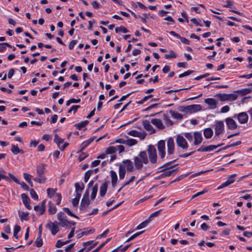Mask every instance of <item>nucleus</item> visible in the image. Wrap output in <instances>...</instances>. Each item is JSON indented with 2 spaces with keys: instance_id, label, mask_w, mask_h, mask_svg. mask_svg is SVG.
<instances>
[{
  "instance_id": "10",
  "label": "nucleus",
  "mask_w": 252,
  "mask_h": 252,
  "mask_svg": "<svg viewBox=\"0 0 252 252\" xmlns=\"http://www.w3.org/2000/svg\"><path fill=\"white\" fill-rule=\"evenodd\" d=\"M45 200L41 202L40 206L36 205L34 207V210L36 212H39V215H43L45 211Z\"/></svg>"
},
{
  "instance_id": "62",
  "label": "nucleus",
  "mask_w": 252,
  "mask_h": 252,
  "mask_svg": "<svg viewBox=\"0 0 252 252\" xmlns=\"http://www.w3.org/2000/svg\"><path fill=\"white\" fill-rule=\"evenodd\" d=\"M109 232V229H106V230H105L102 234L99 235L97 237V239H99V238H102V237H105L107 234V233H108Z\"/></svg>"
},
{
  "instance_id": "24",
  "label": "nucleus",
  "mask_w": 252,
  "mask_h": 252,
  "mask_svg": "<svg viewBox=\"0 0 252 252\" xmlns=\"http://www.w3.org/2000/svg\"><path fill=\"white\" fill-rule=\"evenodd\" d=\"M107 189V184L105 182L102 184L100 188V195L103 196L105 194Z\"/></svg>"
},
{
  "instance_id": "36",
  "label": "nucleus",
  "mask_w": 252,
  "mask_h": 252,
  "mask_svg": "<svg viewBox=\"0 0 252 252\" xmlns=\"http://www.w3.org/2000/svg\"><path fill=\"white\" fill-rule=\"evenodd\" d=\"M158 151L165 150V142L164 140H160L158 144Z\"/></svg>"
},
{
  "instance_id": "30",
  "label": "nucleus",
  "mask_w": 252,
  "mask_h": 252,
  "mask_svg": "<svg viewBox=\"0 0 252 252\" xmlns=\"http://www.w3.org/2000/svg\"><path fill=\"white\" fill-rule=\"evenodd\" d=\"M33 180L40 184H43L46 180V178L45 176H38V177L33 178Z\"/></svg>"
},
{
  "instance_id": "25",
  "label": "nucleus",
  "mask_w": 252,
  "mask_h": 252,
  "mask_svg": "<svg viewBox=\"0 0 252 252\" xmlns=\"http://www.w3.org/2000/svg\"><path fill=\"white\" fill-rule=\"evenodd\" d=\"M29 214L28 212L19 211V216L21 221L28 220H29Z\"/></svg>"
},
{
  "instance_id": "61",
  "label": "nucleus",
  "mask_w": 252,
  "mask_h": 252,
  "mask_svg": "<svg viewBox=\"0 0 252 252\" xmlns=\"http://www.w3.org/2000/svg\"><path fill=\"white\" fill-rule=\"evenodd\" d=\"M144 17H141L139 16V18H140L141 20V22L144 24L146 23L147 20L146 19L148 17V15L147 14L144 13L143 14Z\"/></svg>"
},
{
  "instance_id": "28",
  "label": "nucleus",
  "mask_w": 252,
  "mask_h": 252,
  "mask_svg": "<svg viewBox=\"0 0 252 252\" xmlns=\"http://www.w3.org/2000/svg\"><path fill=\"white\" fill-rule=\"evenodd\" d=\"M49 213L51 215L55 214L57 212V208L54 206V204L51 202L49 203Z\"/></svg>"
},
{
  "instance_id": "32",
  "label": "nucleus",
  "mask_w": 252,
  "mask_h": 252,
  "mask_svg": "<svg viewBox=\"0 0 252 252\" xmlns=\"http://www.w3.org/2000/svg\"><path fill=\"white\" fill-rule=\"evenodd\" d=\"M90 203V201L89 199L86 198H82L80 204V208L82 209L83 208H86L88 206V205Z\"/></svg>"
},
{
  "instance_id": "7",
  "label": "nucleus",
  "mask_w": 252,
  "mask_h": 252,
  "mask_svg": "<svg viewBox=\"0 0 252 252\" xmlns=\"http://www.w3.org/2000/svg\"><path fill=\"white\" fill-rule=\"evenodd\" d=\"M224 129V124L222 121H219L216 123L215 125V134L219 135L223 132Z\"/></svg>"
},
{
  "instance_id": "49",
  "label": "nucleus",
  "mask_w": 252,
  "mask_h": 252,
  "mask_svg": "<svg viewBox=\"0 0 252 252\" xmlns=\"http://www.w3.org/2000/svg\"><path fill=\"white\" fill-rule=\"evenodd\" d=\"M177 56L176 54L174 53L173 51H170V54H165V58L166 59H168L170 58H176Z\"/></svg>"
},
{
  "instance_id": "47",
  "label": "nucleus",
  "mask_w": 252,
  "mask_h": 252,
  "mask_svg": "<svg viewBox=\"0 0 252 252\" xmlns=\"http://www.w3.org/2000/svg\"><path fill=\"white\" fill-rule=\"evenodd\" d=\"M208 191V189H204L202 191L198 192L193 195L192 196L191 199H193L195 198V197L199 196L201 195H202L204 194L205 193L207 192Z\"/></svg>"
},
{
  "instance_id": "63",
  "label": "nucleus",
  "mask_w": 252,
  "mask_h": 252,
  "mask_svg": "<svg viewBox=\"0 0 252 252\" xmlns=\"http://www.w3.org/2000/svg\"><path fill=\"white\" fill-rule=\"evenodd\" d=\"M23 175H24V178L25 180L27 182H29V181L31 180V177H32V176L30 175L29 174L27 173H24Z\"/></svg>"
},
{
  "instance_id": "20",
  "label": "nucleus",
  "mask_w": 252,
  "mask_h": 252,
  "mask_svg": "<svg viewBox=\"0 0 252 252\" xmlns=\"http://www.w3.org/2000/svg\"><path fill=\"white\" fill-rule=\"evenodd\" d=\"M178 171V168L165 171L159 176V178L169 177L172 174H176Z\"/></svg>"
},
{
  "instance_id": "39",
  "label": "nucleus",
  "mask_w": 252,
  "mask_h": 252,
  "mask_svg": "<svg viewBox=\"0 0 252 252\" xmlns=\"http://www.w3.org/2000/svg\"><path fill=\"white\" fill-rule=\"evenodd\" d=\"M144 232V231H140V232H137L135 234H134L133 235H132V236H131L130 237H129L127 240L126 241V242H128L132 240H133L134 238H135L136 237H138V236H139L140 235L142 234L143 232Z\"/></svg>"
},
{
  "instance_id": "54",
  "label": "nucleus",
  "mask_w": 252,
  "mask_h": 252,
  "mask_svg": "<svg viewBox=\"0 0 252 252\" xmlns=\"http://www.w3.org/2000/svg\"><path fill=\"white\" fill-rule=\"evenodd\" d=\"M218 95L221 101L227 100V94H219Z\"/></svg>"
},
{
  "instance_id": "53",
  "label": "nucleus",
  "mask_w": 252,
  "mask_h": 252,
  "mask_svg": "<svg viewBox=\"0 0 252 252\" xmlns=\"http://www.w3.org/2000/svg\"><path fill=\"white\" fill-rule=\"evenodd\" d=\"M30 194H31V197L33 199H35V200L38 199V195L33 189H32L30 190Z\"/></svg>"
},
{
  "instance_id": "52",
  "label": "nucleus",
  "mask_w": 252,
  "mask_h": 252,
  "mask_svg": "<svg viewBox=\"0 0 252 252\" xmlns=\"http://www.w3.org/2000/svg\"><path fill=\"white\" fill-rule=\"evenodd\" d=\"M171 115L173 117L176 119H182L183 118V115L178 112H173L171 113Z\"/></svg>"
},
{
  "instance_id": "43",
  "label": "nucleus",
  "mask_w": 252,
  "mask_h": 252,
  "mask_svg": "<svg viewBox=\"0 0 252 252\" xmlns=\"http://www.w3.org/2000/svg\"><path fill=\"white\" fill-rule=\"evenodd\" d=\"M149 220H146L145 221L142 222V223H141L140 224H139L136 228V229H142L143 228H144L145 227H146L148 224L149 223Z\"/></svg>"
},
{
  "instance_id": "55",
  "label": "nucleus",
  "mask_w": 252,
  "mask_h": 252,
  "mask_svg": "<svg viewBox=\"0 0 252 252\" xmlns=\"http://www.w3.org/2000/svg\"><path fill=\"white\" fill-rule=\"evenodd\" d=\"M79 105H73L71 107L70 109L68 111V113H70L71 111H73V113L75 114L77 111V109L80 108Z\"/></svg>"
},
{
  "instance_id": "5",
  "label": "nucleus",
  "mask_w": 252,
  "mask_h": 252,
  "mask_svg": "<svg viewBox=\"0 0 252 252\" xmlns=\"http://www.w3.org/2000/svg\"><path fill=\"white\" fill-rule=\"evenodd\" d=\"M223 145V143L219 144L218 145H209L208 146H202L201 147H200L199 149L197 150V152H209L213 151L216 149H217L218 147H219Z\"/></svg>"
},
{
  "instance_id": "26",
  "label": "nucleus",
  "mask_w": 252,
  "mask_h": 252,
  "mask_svg": "<svg viewBox=\"0 0 252 252\" xmlns=\"http://www.w3.org/2000/svg\"><path fill=\"white\" fill-rule=\"evenodd\" d=\"M213 134V131L211 128H207L204 130V135L205 138H210Z\"/></svg>"
},
{
  "instance_id": "8",
  "label": "nucleus",
  "mask_w": 252,
  "mask_h": 252,
  "mask_svg": "<svg viewBox=\"0 0 252 252\" xmlns=\"http://www.w3.org/2000/svg\"><path fill=\"white\" fill-rule=\"evenodd\" d=\"M202 107L199 104H192L187 106V111L189 113H195L201 110Z\"/></svg>"
},
{
  "instance_id": "48",
  "label": "nucleus",
  "mask_w": 252,
  "mask_h": 252,
  "mask_svg": "<svg viewBox=\"0 0 252 252\" xmlns=\"http://www.w3.org/2000/svg\"><path fill=\"white\" fill-rule=\"evenodd\" d=\"M63 210L66 213H67L69 216H71V217H73L74 218H77L78 219V217L76 216L75 215L73 214L70 211V210L68 208H63Z\"/></svg>"
},
{
  "instance_id": "15",
  "label": "nucleus",
  "mask_w": 252,
  "mask_h": 252,
  "mask_svg": "<svg viewBox=\"0 0 252 252\" xmlns=\"http://www.w3.org/2000/svg\"><path fill=\"white\" fill-rule=\"evenodd\" d=\"M194 144L197 145L200 144L202 141V134L200 132H195L194 133Z\"/></svg>"
},
{
  "instance_id": "18",
  "label": "nucleus",
  "mask_w": 252,
  "mask_h": 252,
  "mask_svg": "<svg viewBox=\"0 0 252 252\" xmlns=\"http://www.w3.org/2000/svg\"><path fill=\"white\" fill-rule=\"evenodd\" d=\"M205 102L211 106V108L214 109L216 107L217 104V100L213 98H209L205 99Z\"/></svg>"
},
{
  "instance_id": "9",
  "label": "nucleus",
  "mask_w": 252,
  "mask_h": 252,
  "mask_svg": "<svg viewBox=\"0 0 252 252\" xmlns=\"http://www.w3.org/2000/svg\"><path fill=\"white\" fill-rule=\"evenodd\" d=\"M167 152L169 155H172L174 152V142L172 138H169L167 140Z\"/></svg>"
},
{
  "instance_id": "64",
  "label": "nucleus",
  "mask_w": 252,
  "mask_h": 252,
  "mask_svg": "<svg viewBox=\"0 0 252 252\" xmlns=\"http://www.w3.org/2000/svg\"><path fill=\"white\" fill-rule=\"evenodd\" d=\"M77 41L76 40H72L69 44V49H72L74 45L77 43Z\"/></svg>"
},
{
  "instance_id": "35",
  "label": "nucleus",
  "mask_w": 252,
  "mask_h": 252,
  "mask_svg": "<svg viewBox=\"0 0 252 252\" xmlns=\"http://www.w3.org/2000/svg\"><path fill=\"white\" fill-rule=\"evenodd\" d=\"M137 143V141L134 139H126V145L129 146H132L135 145Z\"/></svg>"
},
{
  "instance_id": "12",
  "label": "nucleus",
  "mask_w": 252,
  "mask_h": 252,
  "mask_svg": "<svg viewBox=\"0 0 252 252\" xmlns=\"http://www.w3.org/2000/svg\"><path fill=\"white\" fill-rule=\"evenodd\" d=\"M143 126L144 128L148 131H150L151 133H154L155 132L156 130L151 125L150 123V122L148 120H144L142 122Z\"/></svg>"
},
{
  "instance_id": "60",
  "label": "nucleus",
  "mask_w": 252,
  "mask_h": 252,
  "mask_svg": "<svg viewBox=\"0 0 252 252\" xmlns=\"http://www.w3.org/2000/svg\"><path fill=\"white\" fill-rule=\"evenodd\" d=\"M19 184L21 185V187L22 188V189H23L26 190H29L30 189L29 187L24 182H22L21 183H20L19 182Z\"/></svg>"
},
{
  "instance_id": "4",
  "label": "nucleus",
  "mask_w": 252,
  "mask_h": 252,
  "mask_svg": "<svg viewBox=\"0 0 252 252\" xmlns=\"http://www.w3.org/2000/svg\"><path fill=\"white\" fill-rule=\"evenodd\" d=\"M176 143L178 146L183 149H187L188 148V143L183 136L178 135L176 138Z\"/></svg>"
},
{
  "instance_id": "6",
  "label": "nucleus",
  "mask_w": 252,
  "mask_h": 252,
  "mask_svg": "<svg viewBox=\"0 0 252 252\" xmlns=\"http://www.w3.org/2000/svg\"><path fill=\"white\" fill-rule=\"evenodd\" d=\"M227 127L228 129L233 130L237 128L238 125L236 122L231 118H227L225 119Z\"/></svg>"
},
{
  "instance_id": "50",
  "label": "nucleus",
  "mask_w": 252,
  "mask_h": 252,
  "mask_svg": "<svg viewBox=\"0 0 252 252\" xmlns=\"http://www.w3.org/2000/svg\"><path fill=\"white\" fill-rule=\"evenodd\" d=\"M74 185L75 187L76 192L79 191L80 192H82V190L84 188V184H82V187H80L78 183H76Z\"/></svg>"
},
{
  "instance_id": "46",
  "label": "nucleus",
  "mask_w": 252,
  "mask_h": 252,
  "mask_svg": "<svg viewBox=\"0 0 252 252\" xmlns=\"http://www.w3.org/2000/svg\"><path fill=\"white\" fill-rule=\"evenodd\" d=\"M227 100L233 101L236 100L238 97L236 94H227Z\"/></svg>"
},
{
  "instance_id": "45",
  "label": "nucleus",
  "mask_w": 252,
  "mask_h": 252,
  "mask_svg": "<svg viewBox=\"0 0 252 252\" xmlns=\"http://www.w3.org/2000/svg\"><path fill=\"white\" fill-rule=\"evenodd\" d=\"M161 211V210L160 209V210L156 211V212H154L153 213H152V214H151V215L149 216V217L148 219V220H149V221H150L152 220V219L154 217H156L158 216Z\"/></svg>"
},
{
  "instance_id": "44",
  "label": "nucleus",
  "mask_w": 252,
  "mask_h": 252,
  "mask_svg": "<svg viewBox=\"0 0 252 252\" xmlns=\"http://www.w3.org/2000/svg\"><path fill=\"white\" fill-rule=\"evenodd\" d=\"M241 143V141H237V142H236L235 143H232V144H230L229 145H227L225 147L223 148L222 149H220L218 152L220 151L221 150H225V149H227L228 148H230V147H234V146L239 145Z\"/></svg>"
},
{
  "instance_id": "41",
  "label": "nucleus",
  "mask_w": 252,
  "mask_h": 252,
  "mask_svg": "<svg viewBox=\"0 0 252 252\" xmlns=\"http://www.w3.org/2000/svg\"><path fill=\"white\" fill-rule=\"evenodd\" d=\"M41 236H38L37 238H36L35 241V244L36 246L38 248L41 247L43 244L42 240L41 238Z\"/></svg>"
},
{
  "instance_id": "38",
  "label": "nucleus",
  "mask_w": 252,
  "mask_h": 252,
  "mask_svg": "<svg viewBox=\"0 0 252 252\" xmlns=\"http://www.w3.org/2000/svg\"><path fill=\"white\" fill-rule=\"evenodd\" d=\"M93 172L94 171L93 170H89L85 173L84 177V182L85 183H87L88 181L90 176Z\"/></svg>"
},
{
  "instance_id": "23",
  "label": "nucleus",
  "mask_w": 252,
  "mask_h": 252,
  "mask_svg": "<svg viewBox=\"0 0 252 252\" xmlns=\"http://www.w3.org/2000/svg\"><path fill=\"white\" fill-rule=\"evenodd\" d=\"M11 147V151L14 155H17L19 153L23 154L24 153V151L22 149H20L17 145L12 144Z\"/></svg>"
},
{
  "instance_id": "22",
  "label": "nucleus",
  "mask_w": 252,
  "mask_h": 252,
  "mask_svg": "<svg viewBox=\"0 0 252 252\" xmlns=\"http://www.w3.org/2000/svg\"><path fill=\"white\" fill-rule=\"evenodd\" d=\"M119 174L120 179H123L125 178L126 174L125 167L122 164L119 166Z\"/></svg>"
},
{
  "instance_id": "17",
  "label": "nucleus",
  "mask_w": 252,
  "mask_h": 252,
  "mask_svg": "<svg viewBox=\"0 0 252 252\" xmlns=\"http://www.w3.org/2000/svg\"><path fill=\"white\" fill-rule=\"evenodd\" d=\"M123 162L126 164L127 171L132 172L135 169V167L133 166L132 161L130 160L126 159L123 161Z\"/></svg>"
},
{
  "instance_id": "19",
  "label": "nucleus",
  "mask_w": 252,
  "mask_h": 252,
  "mask_svg": "<svg viewBox=\"0 0 252 252\" xmlns=\"http://www.w3.org/2000/svg\"><path fill=\"white\" fill-rule=\"evenodd\" d=\"M151 123L154 125L156 126L159 129H163L164 126L161 122V120L158 119H153L151 120Z\"/></svg>"
},
{
  "instance_id": "2",
  "label": "nucleus",
  "mask_w": 252,
  "mask_h": 252,
  "mask_svg": "<svg viewBox=\"0 0 252 252\" xmlns=\"http://www.w3.org/2000/svg\"><path fill=\"white\" fill-rule=\"evenodd\" d=\"M147 152L149 155V160L152 163H155L157 160V151L153 145L148 146Z\"/></svg>"
},
{
  "instance_id": "1",
  "label": "nucleus",
  "mask_w": 252,
  "mask_h": 252,
  "mask_svg": "<svg viewBox=\"0 0 252 252\" xmlns=\"http://www.w3.org/2000/svg\"><path fill=\"white\" fill-rule=\"evenodd\" d=\"M149 159L147 153L145 151L140 152L138 155L133 158L135 169L140 171L143 167V164H147Z\"/></svg>"
},
{
  "instance_id": "37",
  "label": "nucleus",
  "mask_w": 252,
  "mask_h": 252,
  "mask_svg": "<svg viewBox=\"0 0 252 252\" xmlns=\"http://www.w3.org/2000/svg\"><path fill=\"white\" fill-rule=\"evenodd\" d=\"M94 232V229H91L86 231H83L77 234V237L78 238L82 237L84 235H88L90 233H93Z\"/></svg>"
},
{
  "instance_id": "34",
  "label": "nucleus",
  "mask_w": 252,
  "mask_h": 252,
  "mask_svg": "<svg viewBox=\"0 0 252 252\" xmlns=\"http://www.w3.org/2000/svg\"><path fill=\"white\" fill-rule=\"evenodd\" d=\"M21 226L18 225H16L14 227L13 236L16 239H19L18 233L21 230Z\"/></svg>"
},
{
  "instance_id": "21",
  "label": "nucleus",
  "mask_w": 252,
  "mask_h": 252,
  "mask_svg": "<svg viewBox=\"0 0 252 252\" xmlns=\"http://www.w3.org/2000/svg\"><path fill=\"white\" fill-rule=\"evenodd\" d=\"M111 178V182L112 185L113 187H115L116 185L117 181L118 180L117 175L116 173L113 171H110Z\"/></svg>"
},
{
  "instance_id": "33",
  "label": "nucleus",
  "mask_w": 252,
  "mask_h": 252,
  "mask_svg": "<svg viewBox=\"0 0 252 252\" xmlns=\"http://www.w3.org/2000/svg\"><path fill=\"white\" fill-rule=\"evenodd\" d=\"M117 151V148L114 146H110L107 148L105 151L106 154H112L115 153Z\"/></svg>"
},
{
  "instance_id": "3",
  "label": "nucleus",
  "mask_w": 252,
  "mask_h": 252,
  "mask_svg": "<svg viewBox=\"0 0 252 252\" xmlns=\"http://www.w3.org/2000/svg\"><path fill=\"white\" fill-rule=\"evenodd\" d=\"M46 227L50 229L53 235H55L60 231V228L57 221L54 222L49 221L46 224Z\"/></svg>"
},
{
  "instance_id": "59",
  "label": "nucleus",
  "mask_w": 252,
  "mask_h": 252,
  "mask_svg": "<svg viewBox=\"0 0 252 252\" xmlns=\"http://www.w3.org/2000/svg\"><path fill=\"white\" fill-rule=\"evenodd\" d=\"M128 135H129L130 136H132L134 137H137V136H138V131H137V130H132L129 131L128 132Z\"/></svg>"
},
{
  "instance_id": "51",
  "label": "nucleus",
  "mask_w": 252,
  "mask_h": 252,
  "mask_svg": "<svg viewBox=\"0 0 252 252\" xmlns=\"http://www.w3.org/2000/svg\"><path fill=\"white\" fill-rule=\"evenodd\" d=\"M56 192V189L52 188H49L47 189V192L49 197H52Z\"/></svg>"
},
{
  "instance_id": "58",
  "label": "nucleus",
  "mask_w": 252,
  "mask_h": 252,
  "mask_svg": "<svg viewBox=\"0 0 252 252\" xmlns=\"http://www.w3.org/2000/svg\"><path fill=\"white\" fill-rule=\"evenodd\" d=\"M93 7L94 9H98L101 7V5L96 1H94L92 2Z\"/></svg>"
},
{
  "instance_id": "27",
  "label": "nucleus",
  "mask_w": 252,
  "mask_h": 252,
  "mask_svg": "<svg viewBox=\"0 0 252 252\" xmlns=\"http://www.w3.org/2000/svg\"><path fill=\"white\" fill-rule=\"evenodd\" d=\"M88 123L89 121L86 120L80 123L75 124L74 126H75L78 129L80 130L82 128L85 127L88 124Z\"/></svg>"
},
{
  "instance_id": "31",
  "label": "nucleus",
  "mask_w": 252,
  "mask_h": 252,
  "mask_svg": "<svg viewBox=\"0 0 252 252\" xmlns=\"http://www.w3.org/2000/svg\"><path fill=\"white\" fill-rule=\"evenodd\" d=\"M54 141L58 145L59 147H60V145L61 144L63 143V140L60 138L57 134L54 136Z\"/></svg>"
},
{
  "instance_id": "56",
  "label": "nucleus",
  "mask_w": 252,
  "mask_h": 252,
  "mask_svg": "<svg viewBox=\"0 0 252 252\" xmlns=\"http://www.w3.org/2000/svg\"><path fill=\"white\" fill-rule=\"evenodd\" d=\"M70 224V221L66 219L63 220V221H61V224L63 227H67Z\"/></svg>"
},
{
  "instance_id": "16",
  "label": "nucleus",
  "mask_w": 252,
  "mask_h": 252,
  "mask_svg": "<svg viewBox=\"0 0 252 252\" xmlns=\"http://www.w3.org/2000/svg\"><path fill=\"white\" fill-rule=\"evenodd\" d=\"M236 176L235 174L232 175L230 178L227 180L226 182L222 183L221 185L218 187V189H220L223 188H225L229 185H231L234 182V180L232 179L233 177Z\"/></svg>"
},
{
  "instance_id": "14",
  "label": "nucleus",
  "mask_w": 252,
  "mask_h": 252,
  "mask_svg": "<svg viewBox=\"0 0 252 252\" xmlns=\"http://www.w3.org/2000/svg\"><path fill=\"white\" fill-rule=\"evenodd\" d=\"M46 164L41 163L38 165L36 167V172L38 176H44L45 173Z\"/></svg>"
},
{
  "instance_id": "42",
  "label": "nucleus",
  "mask_w": 252,
  "mask_h": 252,
  "mask_svg": "<svg viewBox=\"0 0 252 252\" xmlns=\"http://www.w3.org/2000/svg\"><path fill=\"white\" fill-rule=\"evenodd\" d=\"M58 220L61 222L63 221V220L66 219V217L63 212H60L57 214Z\"/></svg>"
},
{
  "instance_id": "13",
  "label": "nucleus",
  "mask_w": 252,
  "mask_h": 252,
  "mask_svg": "<svg viewBox=\"0 0 252 252\" xmlns=\"http://www.w3.org/2000/svg\"><path fill=\"white\" fill-rule=\"evenodd\" d=\"M21 197L22 199L23 202L25 205V207L29 210L32 209V206L30 205V199L28 197L27 194L23 193L21 194Z\"/></svg>"
},
{
  "instance_id": "29",
  "label": "nucleus",
  "mask_w": 252,
  "mask_h": 252,
  "mask_svg": "<svg viewBox=\"0 0 252 252\" xmlns=\"http://www.w3.org/2000/svg\"><path fill=\"white\" fill-rule=\"evenodd\" d=\"M98 190V185L97 184H95L93 186L92 189V191L91 195V197L92 199H94L96 196V193Z\"/></svg>"
},
{
  "instance_id": "57",
  "label": "nucleus",
  "mask_w": 252,
  "mask_h": 252,
  "mask_svg": "<svg viewBox=\"0 0 252 252\" xmlns=\"http://www.w3.org/2000/svg\"><path fill=\"white\" fill-rule=\"evenodd\" d=\"M179 38L181 40V41L182 43L185 44L189 45L190 44V41L188 39L186 38L185 37H181L180 36V37H179Z\"/></svg>"
},
{
  "instance_id": "11",
  "label": "nucleus",
  "mask_w": 252,
  "mask_h": 252,
  "mask_svg": "<svg viewBox=\"0 0 252 252\" xmlns=\"http://www.w3.org/2000/svg\"><path fill=\"white\" fill-rule=\"evenodd\" d=\"M238 121L241 124H245L248 121V115L246 112H241L237 115Z\"/></svg>"
},
{
  "instance_id": "40",
  "label": "nucleus",
  "mask_w": 252,
  "mask_h": 252,
  "mask_svg": "<svg viewBox=\"0 0 252 252\" xmlns=\"http://www.w3.org/2000/svg\"><path fill=\"white\" fill-rule=\"evenodd\" d=\"M119 32H122L123 33H127L128 32V31L125 27L121 26L119 28L116 27L115 28V32L116 33H118Z\"/></svg>"
}]
</instances>
